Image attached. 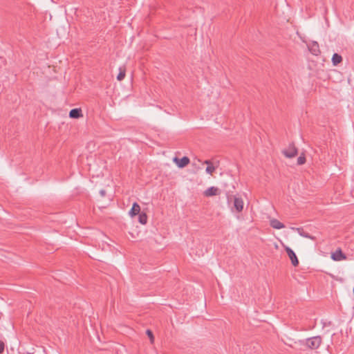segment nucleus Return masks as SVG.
I'll list each match as a JSON object with an SVG mask.
<instances>
[{
	"label": "nucleus",
	"mask_w": 354,
	"mask_h": 354,
	"mask_svg": "<svg viewBox=\"0 0 354 354\" xmlns=\"http://www.w3.org/2000/svg\"><path fill=\"white\" fill-rule=\"evenodd\" d=\"M100 195H101L102 196H105L106 192H105V191H104V190H103V189H102V190H101V191L100 192Z\"/></svg>",
	"instance_id": "412c9836"
},
{
	"label": "nucleus",
	"mask_w": 354,
	"mask_h": 354,
	"mask_svg": "<svg viewBox=\"0 0 354 354\" xmlns=\"http://www.w3.org/2000/svg\"><path fill=\"white\" fill-rule=\"evenodd\" d=\"M4 347H5L4 343L3 342L0 341V353H2L3 352Z\"/></svg>",
	"instance_id": "6ab92c4d"
},
{
	"label": "nucleus",
	"mask_w": 354,
	"mask_h": 354,
	"mask_svg": "<svg viewBox=\"0 0 354 354\" xmlns=\"http://www.w3.org/2000/svg\"><path fill=\"white\" fill-rule=\"evenodd\" d=\"M270 224L272 227L277 230H280L285 227V225L279 221L275 218H272L270 221Z\"/></svg>",
	"instance_id": "1a4fd4ad"
},
{
	"label": "nucleus",
	"mask_w": 354,
	"mask_h": 354,
	"mask_svg": "<svg viewBox=\"0 0 354 354\" xmlns=\"http://www.w3.org/2000/svg\"><path fill=\"white\" fill-rule=\"evenodd\" d=\"M147 335L149 337L151 343L153 344L154 342V337H153L152 332L150 330H147Z\"/></svg>",
	"instance_id": "a211bd4d"
},
{
	"label": "nucleus",
	"mask_w": 354,
	"mask_h": 354,
	"mask_svg": "<svg viewBox=\"0 0 354 354\" xmlns=\"http://www.w3.org/2000/svg\"><path fill=\"white\" fill-rule=\"evenodd\" d=\"M216 167L212 165H209L206 168V172L209 174H212V173L215 171Z\"/></svg>",
	"instance_id": "f3484780"
},
{
	"label": "nucleus",
	"mask_w": 354,
	"mask_h": 354,
	"mask_svg": "<svg viewBox=\"0 0 354 354\" xmlns=\"http://www.w3.org/2000/svg\"><path fill=\"white\" fill-rule=\"evenodd\" d=\"M82 116L81 109H73L69 112V117L71 118H80Z\"/></svg>",
	"instance_id": "6e6552de"
},
{
	"label": "nucleus",
	"mask_w": 354,
	"mask_h": 354,
	"mask_svg": "<svg viewBox=\"0 0 354 354\" xmlns=\"http://www.w3.org/2000/svg\"><path fill=\"white\" fill-rule=\"evenodd\" d=\"M139 222L142 224V225H145L147 223V216L145 213H140V215H139Z\"/></svg>",
	"instance_id": "4468645a"
},
{
	"label": "nucleus",
	"mask_w": 354,
	"mask_h": 354,
	"mask_svg": "<svg viewBox=\"0 0 354 354\" xmlns=\"http://www.w3.org/2000/svg\"><path fill=\"white\" fill-rule=\"evenodd\" d=\"M204 164L207 165V166L212 165V162L210 160H207L204 162Z\"/></svg>",
	"instance_id": "aec40b11"
},
{
	"label": "nucleus",
	"mask_w": 354,
	"mask_h": 354,
	"mask_svg": "<svg viewBox=\"0 0 354 354\" xmlns=\"http://www.w3.org/2000/svg\"><path fill=\"white\" fill-rule=\"evenodd\" d=\"M342 62V57L337 53L333 54L332 57V62L334 66H337Z\"/></svg>",
	"instance_id": "f8f14e48"
},
{
	"label": "nucleus",
	"mask_w": 354,
	"mask_h": 354,
	"mask_svg": "<svg viewBox=\"0 0 354 354\" xmlns=\"http://www.w3.org/2000/svg\"><path fill=\"white\" fill-rule=\"evenodd\" d=\"M309 49L310 52L315 55H317L320 53L319 45L317 42H314Z\"/></svg>",
	"instance_id": "ddd939ff"
},
{
	"label": "nucleus",
	"mask_w": 354,
	"mask_h": 354,
	"mask_svg": "<svg viewBox=\"0 0 354 354\" xmlns=\"http://www.w3.org/2000/svg\"><path fill=\"white\" fill-rule=\"evenodd\" d=\"M283 153L287 158H291L297 156V149L293 144H290L288 148L283 150Z\"/></svg>",
	"instance_id": "f03ea898"
},
{
	"label": "nucleus",
	"mask_w": 354,
	"mask_h": 354,
	"mask_svg": "<svg viewBox=\"0 0 354 354\" xmlns=\"http://www.w3.org/2000/svg\"><path fill=\"white\" fill-rule=\"evenodd\" d=\"M331 258L334 261H342L345 260L346 259V257L342 252V251L340 249H339L332 254Z\"/></svg>",
	"instance_id": "39448f33"
},
{
	"label": "nucleus",
	"mask_w": 354,
	"mask_h": 354,
	"mask_svg": "<svg viewBox=\"0 0 354 354\" xmlns=\"http://www.w3.org/2000/svg\"><path fill=\"white\" fill-rule=\"evenodd\" d=\"M292 230H296L299 234V235L303 236V237L308 238V239H312V240H315V236H311L308 233L304 232V230L302 228H301V227H297V228L293 227Z\"/></svg>",
	"instance_id": "9b49d317"
},
{
	"label": "nucleus",
	"mask_w": 354,
	"mask_h": 354,
	"mask_svg": "<svg viewBox=\"0 0 354 354\" xmlns=\"http://www.w3.org/2000/svg\"><path fill=\"white\" fill-rule=\"evenodd\" d=\"M173 162L176 163L179 168H183L189 165L190 160L189 158L187 156H184L182 158L174 157L173 158Z\"/></svg>",
	"instance_id": "20e7f679"
},
{
	"label": "nucleus",
	"mask_w": 354,
	"mask_h": 354,
	"mask_svg": "<svg viewBox=\"0 0 354 354\" xmlns=\"http://www.w3.org/2000/svg\"><path fill=\"white\" fill-rule=\"evenodd\" d=\"M220 193L219 189L215 187H211L204 192V195L207 197L218 195Z\"/></svg>",
	"instance_id": "0eeeda50"
},
{
	"label": "nucleus",
	"mask_w": 354,
	"mask_h": 354,
	"mask_svg": "<svg viewBox=\"0 0 354 354\" xmlns=\"http://www.w3.org/2000/svg\"><path fill=\"white\" fill-rule=\"evenodd\" d=\"M140 212V207L137 203H134L133 204L132 208L131 209L129 212V215L131 217L135 216L136 215L138 214Z\"/></svg>",
	"instance_id": "9d476101"
},
{
	"label": "nucleus",
	"mask_w": 354,
	"mask_h": 354,
	"mask_svg": "<svg viewBox=\"0 0 354 354\" xmlns=\"http://www.w3.org/2000/svg\"><path fill=\"white\" fill-rule=\"evenodd\" d=\"M285 250L286 251L287 254L290 258L292 266H297L299 264V261L294 251L288 246H285Z\"/></svg>",
	"instance_id": "7ed1b4c3"
},
{
	"label": "nucleus",
	"mask_w": 354,
	"mask_h": 354,
	"mask_svg": "<svg viewBox=\"0 0 354 354\" xmlns=\"http://www.w3.org/2000/svg\"><path fill=\"white\" fill-rule=\"evenodd\" d=\"M321 343L322 338L319 336H315L306 340V345L311 349L317 348L320 346Z\"/></svg>",
	"instance_id": "f257e3e1"
},
{
	"label": "nucleus",
	"mask_w": 354,
	"mask_h": 354,
	"mask_svg": "<svg viewBox=\"0 0 354 354\" xmlns=\"http://www.w3.org/2000/svg\"><path fill=\"white\" fill-rule=\"evenodd\" d=\"M306 162V158L304 156H300L298 158H297V164L299 165H301L303 164H304Z\"/></svg>",
	"instance_id": "dca6fc26"
},
{
	"label": "nucleus",
	"mask_w": 354,
	"mask_h": 354,
	"mask_svg": "<svg viewBox=\"0 0 354 354\" xmlns=\"http://www.w3.org/2000/svg\"><path fill=\"white\" fill-rule=\"evenodd\" d=\"M234 207L238 212H241L243 209V201L241 198H234Z\"/></svg>",
	"instance_id": "423d86ee"
},
{
	"label": "nucleus",
	"mask_w": 354,
	"mask_h": 354,
	"mask_svg": "<svg viewBox=\"0 0 354 354\" xmlns=\"http://www.w3.org/2000/svg\"><path fill=\"white\" fill-rule=\"evenodd\" d=\"M125 77V68H120V73L117 76L118 81H122Z\"/></svg>",
	"instance_id": "2eb2a0df"
}]
</instances>
